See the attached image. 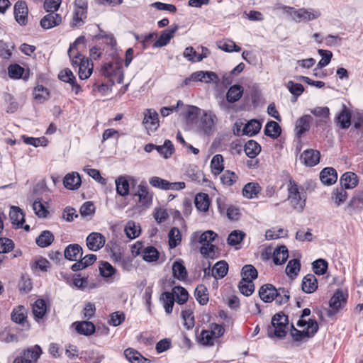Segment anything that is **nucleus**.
<instances>
[{
  "label": "nucleus",
  "mask_w": 363,
  "mask_h": 363,
  "mask_svg": "<svg viewBox=\"0 0 363 363\" xmlns=\"http://www.w3.org/2000/svg\"><path fill=\"white\" fill-rule=\"evenodd\" d=\"M276 9L282 11L284 14L290 17L296 23L308 22L315 20L321 16L322 13L319 9L313 8H301L296 9L294 7L279 4Z\"/></svg>",
  "instance_id": "1"
},
{
  "label": "nucleus",
  "mask_w": 363,
  "mask_h": 363,
  "mask_svg": "<svg viewBox=\"0 0 363 363\" xmlns=\"http://www.w3.org/2000/svg\"><path fill=\"white\" fill-rule=\"evenodd\" d=\"M122 62L121 59H115L111 62L104 64L101 67V74L109 79L111 85H113L115 82L121 84L123 81L124 74Z\"/></svg>",
  "instance_id": "2"
},
{
  "label": "nucleus",
  "mask_w": 363,
  "mask_h": 363,
  "mask_svg": "<svg viewBox=\"0 0 363 363\" xmlns=\"http://www.w3.org/2000/svg\"><path fill=\"white\" fill-rule=\"evenodd\" d=\"M288 200L293 208L301 211L306 205V195L303 191L300 192L298 187L294 180L290 179L288 186Z\"/></svg>",
  "instance_id": "3"
},
{
  "label": "nucleus",
  "mask_w": 363,
  "mask_h": 363,
  "mask_svg": "<svg viewBox=\"0 0 363 363\" xmlns=\"http://www.w3.org/2000/svg\"><path fill=\"white\" fill-rule=\"evenodd\" d=\"M288 317L284 313H278L275 314L272 318V325L274 330L269 329L268 336L269 337H278L283 338L286 336L287 332Z\"/></svg>",
  "instance_id": "4"
},
{
  "label": "nucleus",
  "mask_w": 363,
  "mask_h": 363,
  "mask_svg": "<svg viewBox=\"0 0 363 363\" xmlns=\"http://www.w3.org/2000/svg\"><path fill=\"white\" fill-rule=\"evenodd\" d=\"M85 42V38L84 36H79L69 45L67 54L69 57L71 65L74 68H77L82 65V63H84V60H89L81 53L79 48V46L81 45L84 47Z\"/></svg>",
  "instance_id": "5"
},
{
  "label": "nucleus",
  "mask_w": 363,
  "mask_h": 363,
  "mask_svg": "<svg viewBox=\"0 0 363 363\" xmlns=\"http://www.w3.org/2000/svg\"><path fill=\"white\" fill-rule=\"evenodd\" d=\"M88 3L86 0H75L74 11L71 26L79 27L84 23V19L87 17Z\"/></svg>",
  "instance_id": "6"
},
{
  "label": "nucleus",
  "mask_w": 363,
  "mask_h": 363,
  "mask_svg": "<svg viewBox=\"0 0 363 363\" xmlns=\"http://www.w3.org/2000/svg\"><path fill=\"white\" fill-rule=\"evenodd\" d=\"M191 82H201L205 83L219 82L218 75L211 71H197L193 72L189 77L184 81V85H189Z\"/></svg>",
  "instance_id": "7"
},
{
  "label": "nucleus",
  "mask_w": 363,
  "mask_h": 363,
  "mask_svg": "<svg viewBox=\"0 0 363 363\" xmlns=\"http://www.w3.org/2000/svg\"><path fill=\"white\" fill-rule=\"evenodd\" d=\"M41 353L40 347L36 345L22 351L13 363H36Z\"/></svg>",
  "instance_id": "8"
},
{
  "label": "nucleus",
  "mask_w": 363,
  "mask_h": 363,
  "mask_svg": "<svg viewBox=\"0 0 363 363\" xmlns=\"http://www.w3.org/2000/svg\"><path fill=\"white\" fill-rule=\"evenodd\" d=\"M293 331L291 332V335L294 340V341H301L305 337H312L315 335V334L318 330V324L315 320L309 319L307 323V327L306 330L300 331L294 328L292 325Z\"/></svg>",
  "instance_id": "9"
},
{
  "label": "nucleus",
  "mask_w": 363,
  "mask_h": 363,
  "mask_svg": "<svg viewBox=\"0 0 363 363\" xmlns=\"http://www.w3.org/2000/svg\"><path fill=\"white\" fill-rule=\"evenodd\" d=\"M149 183L153 187L162 190H180L185 188L184 182H169L167 180L163 179L159 177H152L150 178Z\"/></svg>",
  "instance_id": "10"
},
{
  "label": "nucleus",
  "mask_w": 363,
  "mask_h": 363,
  "mask_svg": "<svg viewBox=\"0 0 363 363\" xmlns=\"http://www.w3.org/2000/svg\"><path fill=\"white\" fill-rule=\"evenodd\" d=\"M143 123L148 131H155L160 125L157 112L152 108L146 109Z\"/></svg>",
  "instance_id": "11"
},
{
  "label": "nucleus",
  "mask_w": 363,
  "mask_h": 363,
  "mask_svg": "<svg viewBox=\"0 0 363 363\" xmlns=\"http://www.w3.org/2000/svg\"><path fill=\"white\" fill-rule=\"evenodd\" d=\"M86 242L89 250L96 252L104 246L106 239L100 233L93 232L86 237Z\"/></svg>",
  "instance_id": "12"
},
{
  "label": "nucleus",
  "mask_w": 363,
  "mask_h": 363,
  "mask_svg": "<svg viewBox=\"0 0 363 363\" xmlns=\"http://www.w3.org/2000/svg\"><path fill=\"white\" fill-rule=\"evenodd\" d=\"M62 18L60 14L55 12H48V14L44 16L40 21V26L45 29L48 30L57 27L62 23Z\"/></svg>",
  "instance_id": "13"
},
{
  "label": "nucleus",
  "mask_w": 363,
  "mask_h": 363,
  "mask_svg": "<svg viewBox=\"0 0 363 363\" xmlns=\"http://www.w3.org/2000/svg\"><path fill=\"white\" fill-rule=\"evenodd\" d=\"M28 9L25 1H18L14 5V15L20 25H26L28 21Z\"/></svg>",
  "instance_id": "14"
},
{
  "label": "nucleus",
  "mask_w": 363,
  "mask_h": 363,
  "mask_svg": "<svg viewBox=\"0 0 363 363\" xmlns=\"http://www.w3.org/2000/svg\"><path fill=\"white\" fill-rule=\"evenodd\" d=\"M320 154L319 151L308 149L303 152L301 155L300 160L307 167H313L320 161Z\"/></svg>",
  "instance_id": "15"
},
{
  "label": "nucleus",
  "mask_w": 363,
  "mask_h": 363,
  "mask_svg": "<svg viewBox=\"0 0 363 363\" xmlns=\"http://www.w3.org/2000/svg\"><path fill=\"white\" fill-rule=\"evenodd\" d=\"M216 118V115L212 112H204L200 119L199 128L206 134L209 135L214 127Z\"/></svg>",
  "instance_id": "16"
},
{
  "label": "nucleus",
  "mask_w": 363,
  "mask_h": 363,
  "mask_svg": "<svg viewBox=\"0 0 363 363\" xmlns=\"http://www.w3.org/2000/svg\"><path fill=\"white\" fill-rule=\"evenodd\" d=\"M58 77L61 81L69 83L72 86V91L76 94H78L81 91L80 86L77 83L76 78L69 69L66 68L62 70L60 72Z\"/></svg>",
  "instance_id": "17"
},
{
  "label": "nucleus",
  "mask_w": 363,
  "mask_h": 363,
  "mask_svg": "<svg viewBox=\"0 0 363 363\" xmlns=\"http://www.w3.org/2000/svg\"><path fill=\"white\" fill-rule=\"evenodd\" d=\"M349 212L361 211L363 209V189L356 191L346 206Z\"/></svg>",
  "instance_id": "18"
},
{
  "label": "nucleus",
  "mask_w": 363,
  "mask_h": 363,
  "mask_svg": "<svg viewBox=\"0 0 363 363\" xmlns=\"http://www.w3.org/2000/svg\"><path fill=\"white\" fill-rule=\"evenodd\" d=\"M260 298L265 303H271L276 298V288L270 284L262 286L259 290Z\"/></svg>",
  "instance_id": "19"
},
{
  "label": "nucleus",
  "mask_w": 363,
  "mask_h": 363,
  "mask_svg": "<svg viewBox=\"0 0 363 363\" xmlns=\"http://www.w3.org/2000/svg\"><path fill=\"white\" fill-rule=\"evenodd\" d=\"M82 248L79 244H70L65 250V257L70 261H77L82 256Z\"/></svg>",
  "instance_id": "20"
},
{
  "label": "nucleus",
  "mask_w": 363,
  "mask_h": 363,
  "mask_svg": "<svg viewBox=\"0 0 363 363\" xmlns=\"http://www.w3.org/2000/svg\"><path fill=\"white\" fill-rule=\"evenodd\" d=\"M341 187L349 189L356 187L358 184V177L351 172L344 173L340 178Z\"/></svg>",
  "instance_id": "21"
},
{
  "label": "nucleus",
  "mask_w": 363,
  "mask_h": 363,
  "mask_svg": "<svg viewBox=\"0 0 363 363\" xmlns=\"http://www.w3.org/2000/svg\"><path fill=\"white\" fill-rule=\"evenodd\" d=\"M9 218L11 223L13 225H16V228L22 227L23 223L25 222L24 213L18 206H12L11 207L9 211Z\"/></svg>",
  "instance_id": "22"
},
{
  "label": "nucleus",
  "mask_w": 363,
  "mask_h": 363,
  "mask_svg": "<svg viewBox=\"0 0 363 363\" xmlns=\"http://www.w3.org/2000/svg\"><path fill=\"white\" fill-rule=\"evenodd\" d=\"M177 29L178 26H175L174 28L163 30L159 38L154 43V47L160 48L167 45L170 40L174 37V35Z\"/></svg>",
  "instance_id": "23"
},
{
  "label": "nucleus",
  "mask_w": 363,
  "mask_h": 363,
  "mask_svg": "<svg viewBox=\"0 0 363 363\" xmlns=\"http://www.w3.org/2000/svg\"><path fill=\"white\" fill-rule=\"evenodd\" d=\"M301 288L303 291L307 294H311L318 288V281L313 274H308L306 275L302 280Z\"/></svg>",
  "instance_id": "24"
},
{
  "label": "nucleus",
  "mask_w": 363,
  "mask_h": 363,
  "mask_svg": "<svg viewBox=\"0 0 363 363\" xmlns=\"http://www.w3.org/2000/svg\"><path fill=\"white\" fill-rule=\"evenodd\" d=\"M320 179L326 185H331L335 183L337 179L336 170L333 167L324 168L320 174Z\"/></svg>",
  "instance_id": "25"
},
{
  "label": "nucleus",
  "mask_w": 363,
  "mask_h": 363,
  "mask_svg": "<svg viewBox=\"0 0 363 363\" xmlns=\"http://www.w3.org/2000/svg\"><path fill=\"white\" fill-rule=\"evenodd\" d=\"M81 183V177L77 172L67 174L63 180L65 187L71 190L77 189L80 186Z\"/></svg>",
  "instance_id": "26"
},
{
  "label": "nucleus",
  "mask_w": 363,
  "mask_h": 363,
  "mask_svg": "<svg viewBox=\"0 0 363 363\" xmlns=\"http://www.w3.org/2000/svg\"><path fill=\"white\" fill-rule=\"evenodd\" d=\"M289 257L288 249L285 245H281L276 247L273 252V261L277 265H280L287 260Z\"/></svg>",
  "instance_id": "27"
},
{
  "label": "nucleus",
  "mask_w": 363,
  "mask_h": 363,
  "mask_svg": "<svg viewBox=\"0 0 363 363\" xmlns=\"http://www.w3.org/2000/svg\"><path fill=\"white\" fill-rule=\"evenodd\" d=\"M336 121L341 128L345 129L350 126L351 113L345 105H343L342 111L337 116Z\"/></svg>",
  "instance_id": "28"
},
{
  "label": "nucleus",
  "mask_w": 363,
  "mask_h": 363,
  "mask_svg": "<svg viewBox=\"0 0 363 363\" xmlns=\"http://www.w3.org/2000/svg\"><path fill=\"white\" fill-rule=\"evenodd\" d=\"M75 330L81 335L89 336L95 332V325L89 321L75 322Z\"/></svg>",
  "instance_id": "29"
},
{
  "label": "nucleus",
  "mask_w": 363,
  "mask_h": 363,
  "mask_svg": "<svg viewBox=\"0 0 363 363\" xmlns=\"http://www.w3.org/2000/svg\"><path fill=\"white\" fill-rule=\"evenodd\" d=\"M173 277L179 281H185L187 278V271L182 261L177 260L172 264Z\"/></svg>",
  "instance_id": "30"
},
{
  "label": "nucleus",
  "mask_w": 363,
  "mask_h": 363,
  "mask_svg": "<svg viewBox=\"0 0 363 363\" xmlns=\"http://www.w3.org/2000/svg\"><path fill=\"white\" fill-rule=\"evenodd\" d=\"M261 191L260 186L256 182H250L245 184L242 189V195L247 199H254L257 197Z\"/></svg>",
  "instance_id": "31"
},
{
  "label": "nucleus",
  "mask_w": 363,
  "mask_h": 363,
  "mask_svg": "<svg viewBox=\"0 0 363 363\" xmlns=\"http://www.w3.org/2000/svg\"><path fill=\"white\" fill-rule=\"evenodd\" d=\"M346 303V298L343 292L337 289L330 298L329 301V306L333 309L337 311L340 309L343 304Z\"/></svg>",
  "instance_id": "32"
},
{
  "label": "nucleus",
  "mask_w": 363,
  "mask_h": 363,
  "mask_svg": "<svg viewBox=\"0 0 363 363\" xmlns=\"http://www.w3.org/2000/svg\"><path fill=\"white\" fill-rule=\"evenodd\" d=\"M243 88L240 85H233L230 87L227 94L226 99L229 103H235L238 101L242 96Z\"/></svg>",
  "instance_id": "33"
},
{
  "label": "nucleus",
  "mask_w": 363,
  "mask_h": 363,
  "mask_svg": "<svg viewBox=\"0 0 363 363\" xmlns=\"http://www.w3.org/2000/svg\"><path fill=\"white\" fill-rule=\"evenodd\" d=\"M310 121L311 116L309 115H305L296 121L295 130L298 137H301L304 133L309 130Z\"/></svg>",
  "instance_id": "34"
},
{
  "label": "nucleus",
  "mask_w": 363,
  "mask_h": 363,
  "mask_svg": "<svg viewBox=\"0 0 363 363\" xmlns=\"http://www.w3.org/2000/svg\"><path fill=\"white\" fill-rule=\"evenodd\" d=\"M244 151L247 156L251 159H255L261 151V146L258 143L253 140L247 141L244 147Z\"/></svg>",
  "instance_id": "35"
},
{
  "label": "nucleus",
  "mask_w": 363,
  "mask_h": 363,
  "mask_svg": "<svg viewBox=\"0 0 363 363\" xmlns=\"http://www.w3.org/2000/svg\"><path fill=\"white\" fill-rule=\"evenodd\" d=\"M194 203L199 211L206 212L210 205L208 195L204 193L198 194L195 197Z\"/></svg>",
  "instance_id": "36"
},
{
  "label": "nucleus",
  "mask_w": 363,
  "mask_h": 363,
  "mask_svg": "<svg viewBox=\"0 0 363 363\" xmlns=\"http://www.w3.org/2000/svg\"><path fill=\"white\" fill-rule=\"evenodd\" d=\"M228 264L224 261H219L215 264L212 269V276L216 279L223 278L228 273Z\"/></svg>",
  "instance_id": "37"
},
{
  "label": "nucleus",
  "mask_w": 363,
  "mask_h": 363,
  "mask_svg": "<svg viewBox=\"0 0 363 363\" xmlns=\"http://www.w3.org/2000/svg\"><path fill=\"white\" fill-rule=\"evenodd\" d=\"M116 192L122 196H125L129 194V182L125 177L120 176L116 181Z\"/></svg>",
  "instance_id": "38"
},
{
  "label": "nucleus",
  "mask_w": 363,
  "mask_h": 363,
  "mask_svg": "<svg viewBox=\"0 0 363 363\" xmlns=\"http://www.w3.org/2000/svg\"><path fill=\"white\" fill-rule=\"evenodd\" d=\"M301 263L297 259H291L286 267L285 272L286 275L291 279H295L300 271Z\"/></svg>",
  "instance_id": "39"
},
{
  "label": "nucleus",
  "mask_w": 363,
  "mask_h": 363,
  "mask_svg": "<svg viewBox=\"0 0 363 363\" xmlns=\"http://www.w3.org/2000/svg\"><path fill=\"white\" fill-rule=\"evenodd\" d=\"M100 274L104 277L110 279L112 281L114 279L117 271L116 269L108 262H102L99 267Z\"/></svg>",
  "instance_id": "40"
},
{
  "label": "nucleus",
  "mask_w": 363,
  "mask_h": 363,
  "mask_svg": "<svg viewBox=\"0 0 363 363\" xmlns=\"http://www.w3.org/2000/svg\"><path fill=\"white\" fill-rule=\"evenodd\" d=\"M53 241L54 235L49 230L43 231L35 240L36 244L40 247H46L50 245Z\"/></svg>",
  "instance_id": "41"
},
{
  "label": "nucleus",
  "mask_w": 363,
  "mask_h": 363,
  "mask_svg": "<svg viewBox=\"0 0 363 363\" xmlns=\"http://www.w3.org/2000/svg\"><path fill=\"white\" fill-rule=\"evenodd\" d=\"M345 189L340 187L333 191L331 200L337 206H340L346 201L348 195Z\"/></svg>",
  "instance_id": "42"
},
{
  "label": "nucleus",
  "mask_w": 363,
  "mask_h": 363,
  "mask_svg": "<svg viewBox=\"0 0 363 363\" xmlns=\"http://www.w3.org/2000/svg\"><path fill=\"white\" fill-rule=\"evenodd\" d=\"M281 132V127L275 121L268 122L264 128V134L273 139L277 138L280 135Z\"/></svg>",
  "instance_id": "43"
},
{
  "label": "nucleus",
  "mask_w": 363,
  "mask_h": 363,
  "mask_svg": "<svg viewBox=\"0 0 363 363\" xmlns=\"http://www.w3.org/2000/svg\"><path fill=\"white\" fill-rule=\"evenodd\" d=\"M171 293L174 294V301H176L180 305L184 304L188 300L189 294L184 287L174 286L172 289V292Z\"/></svg>",
  "instance_id": "44"
},
{
  "label": "nucleus",
  "mask_w": 363,
  "mask_h": 363,
  "mask_svg": "<svg viewBox=\"0 0 363 363\" xmlns=\"http://www.w3.org/2000/svg\"><path fill=\"white\" fill-rule=\"evenodd\" d=\"M223 161V157L220 154L213 157L211 162V168L213 174L218 175L223 172L224 169Z\"/></svg>",
  "instance_id": "45"
},
{
  "label": "nucleus",
  "mask_w": 363,
  "mask_h": 363,
  "mask_svg": "<svg viewBox=\"0 0 363 363\" xmlns=\"http://www.w3.org/2000/svg\"><path fill=\"white\" fill-rule=\"evenodd\" d=\"M79 69L78 74L81 79H88L92 73L93 64L89 60H84V63L77 67Z\"/></svg>",
  "instance_id": "46"
},
{
  "label": "nucleus",
  "mask_w": 363,
  "mask_h": 363,
  "mask_svg": "<svg viewBox=\"0 0 363 363\" xmlns=\"http://www.w3.org/2000/svg\"><path fill=\"white\" fill-rule=\"evenodd\" d=\"M262 127L261 123L257 120H251L243 128L244 135L252 136L259 133Z\"/></svg>",
  "instance_id": "47"
},
{
  "label": "nucleus",
  "mask_w": 363,
  "mask_h": 363,
  "mask_svg": "<svg viewBox=\"0 0 363 363\" xmlns=\"http://www.w3.org/2000/svg\"><path fill=\"white\" fill-rule=\"evenodd\" d=\"M156 150L167 159L172 155L174 148L172 143L169 140H166L162 145H157Z\"/></svg>",
  "instance_id": "48"
},
{
  "label": "nucleus",
  "mask_w": 363,
  "mask_h": 363,
  "mask_svg": "<svg viewBox=\"0 0 363 363\" xmlns=\"http://www.w3.org/2000/svg\"><path fill=\"white\" fill-rule=\"evenodd\" d=\"M46 303L43 299H38L33 305V313L35 318H42L46 313Z\"/></svg>",
  "instance_id": "49"
},
{
  "label": "nucleus",
  "mask_w": 363,
  "mask_h": 363,
  "mask_svg": "<svg viewBox=\"0 0 363 363\" xmlns=\"http://www.w3.org/2000/svg\"><path fill=\"white\" fill-rule=\"evenodd\" d=\"M238 288L241 294L249 296L255 291V284L252 280L241 279L239 282Z\"/></svg>",
  "instance_id": "50"
},
{
  "label": "nucleus",
  "mask_w": 363,
  "mask_h": 363,
  "mask_svg": "<svg viewBox=\"0 0 363 363\" xmlns=\"http://www.w3.org/2000/svg\"><path fill=\"white\" fill-rule=\"evenodd\" d=\"M195 296L201 305H206L208 301V294L207 289L203 284L197 286L195 290Z\"/></svg>",
  "instance_id": "51"
},
{
  "label": "nucleus",
  "mask_w": 363,
  "mask_h": 363,
  "mask_svg": "<svg viewBox=\"0 0 363 363\" xmlns=\"http://www.w3.org/2000/svg\"><path fill=\"white\" fill-rule=\"evenodd\" d=\"M257 271L256 268L251 264L245 265L241 271V279L253 280L257 278Z\"/></svg>",
  "instance_id": "52"
},
{
  "label": "nucleus",
  "mask_w": 363,
  "mask_h": 363,
  "mask_svg": "<svg viewBox=\"0 0 363 363\" xmlns=\"http://www.w3.org/2000/svg\"><path fill=\"white\" fill-rule=\"evenodd\" d=\"M142 254L143 259L148 262H155L159 258L157 250L152 246L145 247Z\"/></svg>",
  "instance_id": "53"
},
{
  "label": "nucleus",
  "mask_w": 363,
  "mask_h": 363,
  "mask_svg": "<svg viewBox=\"0 0 363 363\" xmlns=\"http://www.w3.org/2000/svg\"><path fill=\"white\" fill-rule=\"evenodd\" d=\"M125 232L128 238L134 239L139 236L140 233V227L135 224L134 221L130 220L127 223Z\"/></svg>",
  "instance_id": "54"
},
{
  "label": "nucleus",
  "mask_w": 363,
  "mask_h": 363,
  "mask_svg": "<svg viewBox=\"0 0 363 363\" xmlns=\"http://www.w3.org/2000/svg\"><path fill=\"white\" fill-rule=\"evenodd\" d=\"M23 139L26 144L32 145L35 147L39 146L45 147L48 143V139L45 137L33 138L23 135Z\"/></svg>",
  "instance_id": "55"
},
{
  "label": "nucleus",
  "mask_w": 363,
  "mask_h": 363,
  "mask_svg": "<svg viewBox=\"0 0 363 363\" xmlns=\"http://www.w3.org/2000/svg\"><path fill=\"white\" fill-rule=\"evenodd\" d=\"M135 196L139 197V201L143 203H148L152 200V195L149 193L147 186L140 184Z\"/></svg>",
  "instance_id": "56"
},
{
  "label": "nucleus",
  "mask_w": 363,
  "mask_h": 363,
  "mask_svg": "<svg viewBox=\"0 0 363 363\" xmlns=\"http://www.w3.org/2000/svg\"><path fill=\"white\" fill-rule=\"evenodd\" d=\"M218 47L219 49L227 52H240L241 50V48L237 45L235 42L230 40H225L223 41H220L218 44Z\"/></svg>",
  "instance_id": "57"
},
{
  "label": "nucleus",
  "mask_w": 363,
  "mask_h": 363,
  "mask_svg": "<svg viewBox=\"0 0 363 363\" xmlns=\"http://www.w3.org/2000/svg\"><path fill=\"white\" fill-rule=\"evenodd\" d=\"M245 236V233L241 230H233L232 231L227 239L228 244L232 246H235L241 242Z\"/></svg>",
  "instance_id": "58"
},
{
  "label": "nucleus",
  "mask_w": 363,
  "mask_h": 363,
  "mask_svg": "<svg viewBox=\"0 0 363 363\" xmlns=\"http://www.w3.org/2000/svg\"><path fill=\"white\" fill-rule=\"evenodd\" d=\"M169 245L171 248L176 247L181 242V233L177 228H172L168 234Z\"/></svg>",
  "instance_id": "59"
},
{
  "label": "nucleus",
  "mask_w": 363,
  "mask_h": 363,
  "mask_svg": "<svg viewBox=\"0 0 363 363\" xmlns=\"http://www.w3.org/2000/svg\"><path fill=\"white\" fill-rule=\"evenodd\" d=\"M290 298L289 292L285 288L276 289V298H274L276 303L282 305L286 303Z\"/></svg>",
  "instance_id": "60"
},
{
  "label": "nucleus",
  "mask_w": 363,
  "mask_h": 363,
  "mask_svg": "<svg viewBox=\"0 0 363 363\" xmlns=\"http://www.w3.org/2000/svg\"><path fill=\"white\" fill-rule=\"evenodd\" d=\"M162 298L163 300L164 308L167 314H169L172 312L174 299V294L171 292H164L162 295Z\"/></svg>",
  "instance_id": "61"
},
{
  "label": "nucleus",
  "mask_w": 363,
  "mask_h": 363,
  "mask_svg": "<svg viewBox=\"0 0 363 363\" xmlns=\"http://www.w3.org/2000/svg\"><path fill=\"white\" fill-rule=\"evenodd\" d=\"M49 96L48 89L45 88L43 85H37L34 89V97L40 103L44 102Z\"/></svg>",
  "instance_id": "62"
},
{
  "label": "nucleus",
  "mask_w": 363,
  "mask_h": 363,
  "mask_svg": "<svg viewBox=\"0 0 363 363\" xmlns=\"http://www.w3.org/2000/svg\"><path fill=\"white\" fill-rule=\"evenodd\" d=\"M312 265L313 272L317 275H323L328 269V262L323 259L314 261Z\"/></svg>",
  "instance_id": "63"
},
{
  "label": "nucleus",
  "mask_w": 363,
  "mask_h": 363,
  "mask_svg": "<svg viewBox=\"0 0 363 363\" xmlns=\"http://www.w3.org/2000/svg\"><path fill=\"white\" fill-rule=\"evenodd\" d=\"M220 179L224 185L231 186L237 181L238 176L235 172L226 170L220 177Z\"/></svg>",
  "instance_id": "64"
}]
</instances>
